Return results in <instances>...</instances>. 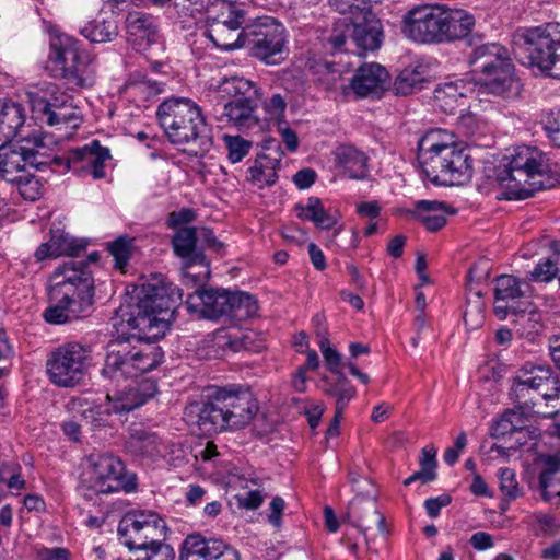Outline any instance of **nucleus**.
<instances>
[{
  "mask_svg": "<svg viewBox=\"0 0 560 560\" xmlns=\"http://www.w3.org/2000/svg\"><path fill=\"white\" fill-rule=\"evenodd\" d=\"M89 63V55L80 50L75 38L62 35L50 42L47 69L54 78L83 88L86 85Z\"/></svg>",
  "mask_w": 560,
  "mask_h": 560,
  "instance_id": "obj_10",
  "label": "nucleus"
},
{
  "mask_svg": "<svg viewBox=\"0 0 560 560\" xmlns=\"http://www.w3.org/2000/svg\"><path fill=\"white\" fill-rule=\"evenodd\" d=\"M287 102L280 94H273L269 100L264 103L266 113L275 119H279L285 112Z\"/></svg>",
  "mask_w": 560,
  "mask_h": 560,
  "instance_id": "obj_59",
  "label": "nucleus"
},
{
  "mask_svg": "<svg viewBox=\"0 0 560 560\" xmlns=\"http://www.w3.org/2000/svg\"><path fill=\"white\" fill-rule=\"evenodd\" d=\"M231 293L228 290L208 289L206 298V308H203V317L208 319H218L228 316V307H230Z\"/></svg>",
  "mask_w": 560,
  "mask_h": 560,
  "instance_id": "obj_43",
  "label": "nucleus"
},
{
  "mask_svg": "<svg viewBox=\"0 0 560 560\" xmlns=\"http://www.w3.org/2000/svg\"><path fill=\"white\" fill-rule=\"evenodd\" d=\"M319 349L330 372L339 375L341 373V355L330 346L329 339L318 341Z\"/></svg>",
  "mask_w": 560,
  "mask_h": 560,
  "instance_id": "obj_55",
  "label": "nucleus"
},
{
  "mask_svg": "<svg viewBox=\"0 0 560 560\" xmlns=\"http://www.w3.org/2000/svg\"><path fill=\"white\" fill-rule=\"evenodd\" d=\"M258 409L249 392L221 387L213 390L206 400L189 402L184 409V420L188 425L196 427L199 434L212 435L249 424Z\"/></svg>",
  "mask_w": 560,
  "mask_h": 560,
  "instance_id": "obj_3",
  "label": "nucleus"
},
{
  "mask_svg": "<svg viewBox=\"0 0 560 560\" xmlns=\"http://www.w3.org/2000/svg\"><path fill=\"white\" fill-rule=\"evenodd\" d=\"M452 499L448 494H442L438 498L427 499L424 502V508L430 517H438L442 508L448 505Z\"/></svg>",
  "mask_w": 560,
  "mask_h": 560,
  "instance_id": "obj_62",
  "label": "nucleus"
},
{
  "mask_svg": "<svg viewBox=\"0 0 560 560\" xmlns=\"http://www.w3.org/2000/svg\"><path fill=\"white\" fill-rule=\"evenodd\" d=\"M551 255L540 260L533 271L529 272V280L536 282H549L559 273L560 266V242L550 243Z\"/></svg>",
  "mask_w": 560,
  "mask_h": 560,
  "instance_id": "obj_40",
  "label": "nucleus"
},
{
  "mask_svg": "<svg viewBox=\"0 0 560 560\" xmlns=\"http://www.w3.org/2000/svg\"><path fill=\"white\" fill-rule=\"evenodd\" d=\"M245 46L250 56L267 65H277L283 59L284 28L271 18L259 19L244 27Z\"/></svg>",
  "mask_w": 560,
  "mask_h": 560,
  "instance_id": "obj_13",
  "label": "nucleus"
},
{
  "mask_svg": "<svg viewBox=\"0 0 560 560\" xmlns=\"http://www.w3.org/2000/svg\"><path fill=\"white\" fill-rule=\"evenodd\" d=\"M80 33L92 43H106L118 35V23L114 14H102L88 23Z\"/></svg>",
  "mask_w": 560,
  "mask_h": 560,
  "instance_id": "obj_32",
  "label": "nucleus"
},
{
  "mask_svg": "<svg viewBox=\"0 0 560 560\" xmlns=\"http://www.w3.org/2000/svg\"><path fill=\"white\" fill-rule=\"evenodd\" d=\"M54 245L58 247V250H60V256H69V257H77L81 252L85 249V245L82 243H79L73 237H70L69 235H58L51 237Z\"/></svg>",
  "mask_w": 560,
  "mask_h": 560,
  "instance_id": "obj_54",
  "label": "nucleus"
},
{
  "mask_svg": "<svg viewBox=\"0 0 560 560\" xmlns=\"http://www.w3.org/2000/svg\"><path fill=\"white\" fill-rule=\"evenodd\" d=\"M424 82L423 74L417 68H406L396 77L393 91L397 96H407L420 91Z\"/></svg>",
  "mask_w": 560,
  "mask_h": 560,
  "instance_id": "obj_44",
  "label": "nucleus"
},
{
  "mask_svg": "<svg viewBox=\"0 0 560 560\" xmlns=\"http://www.w3.org/2000/svg\"><path fill=\"white\" fill-rule=\"evenodd\" d=\"M137 303L121 315L128 327L138 330V335L128 338L118 337L106 346L104 365L101 375L112 383L137 377L141 373L155 369L163 359L160 348L145 346L139 348L131 339L158 337L168 328L170 318L183 300V291L176 285L152 283L142 284Z\"/></svg>",
  "mask_w": 560,
  "mask_h": 560,
  "instance_id": "obj_1",
  "label": "nucleus"
},
{
  "mask_svg": "<svg viewBox=\"0 0 560 560\" xmlns=\"http://www.w3.org/2000/svg\"><path fill=\"white\" fill-rule=\"evenodd\" d=\"M354 16H343L334 23L328 42L335 50L353 51L354 48Z\"/></svg>",
  "mask_w": 560,
  "mask_h": 560,
  "instance_id": "obj_38",
  "label": "nucleus"
},
{
  "mask_svg": "<svg viewBox=\"0 0 560 560\" xmlns=\"http://www.w3.org/2000/svg\"><path fill=\"white\" fill-rule=\"evenodd\" d=\"M158 393V384L152 378H143L135 385L110 395L107 393L108 407L106 413H128L153 398Z\"/></svg>",
  "mask_w": 560,
  "mask_h": 560,
  "instance_id": "obj_16",
  "label": "nucleus"
},
{
  "mask_svg": "<svg viewBox=\"0 0 560 560\" xmlns=\"http://www.w3.org/2000/svg\"><path fill=\"white\" fill-rule=\"evenodd\" d=\"M317 177L316 172L313 168H302L293 176V183L299 189L310 188Z\"/></svg>",
  "mask_w": 560,
  "mask_h": 560,
  "instance_id": "obj_63",
  "label": "nucleus"
},
{
  "mask_svg": "<svg viewBox=\"0 0 560 560\" xmlns=\"http://www.w3.org/2000/svg\"><path fill=\"white\" fill-rule=\"evenodd\" d=\"M541 497L547 502L560 500V459L549 456L539 476Z\"/></svg>",
  "mask_w": 560,
  "mask_h": 560,
  "instance_id": "obj_37",
  "label": "nucleus"
},
{
  "mask_svg": "<svg viewBox=\"0 0 560 560\" xmlns=\"http://www.w3.org/2000/svg\"><path fill=\"white\" fill-rule=\"evenodd\" d=\"M195 218L196 213L192 209L183 208L179 211H173L168 214L167 226L171 229H175L179 225L194 221Z\"/></svg>",
  "mask_w": 560,
  "mask_h": 560,
  "instance_id": "obj_60",
  "label": "nucleus"
},
{
  "mask_svg": "<svg viewBox=\"0 0 560 560\" xmlns=\"http://www.w3.org/2000/svg\"><path fill=\"white\" fill-rule=\"evenodd\" d=\"M354 49L358 55L377 50L384 39V30L381 20L372 8H363L354 15Z\"/></svg>",
  "mask_w": 560,
  "mask_h": 560,
  "instance_id": "obj_18",
  "label": "nucleus"
},
{
  "mask_svg": "<svg viewBox=\"0 0 560 560\" xmlns=\"http://www.w3.org/2000/svg\"><path fill=\"white\" fill-rule=\"evenodd\" d=\"M523 284L522 280L511 275H501L494 279L493 312L499 319H505L509 314L524 313L518 306V300L525 294Z\"/></svg>",
  "mask_w": 560,
  "mask_h": 560,
  "instance_id": "obj_20",
  "label": "nucleus"
},
{
  "mask_svg": "<svg viewBox=\"0 0 560 560\" xmlns=\"http://www.w3.org/2000/svg\"><path fill=\"white\" fill-rule=\"evenodd\" d=\"M24 121L25 114L21 104L14 102L0 103V140L14 138Z\"/></svg>",
  "mask_w": 560,
  "mask_h": 560,
  "instance_id": "obj_33",
  "label": "nucleus"
},
{
  "mask_svg": "<svg viewBox=\"0 0 560 560\" xmlns=\"http://www.w3.org/2000/svg\"><path fill=\"white\" fill-rule=\"evenodd\" d=\"M423 136L418 143V161L424 175L435 185H462L472 176V159L460 147L432 142Z\"/></svg>",
  "mask_w": 560,
  "mask_h": 560,
  "instance_id": "obj_8",
  "label": "nucleus"
},
{
  "mask_svg": "<svg viewBox=\"0 0 560 560\" xmlns=\"http://www.w3.org/2000/svg\"><path fill=\"white\" fill-rule=\"evenodd\" d=\"M468 62L480 75L513 63L508 49L497 43L477 45L470 54Z\"/></svg>",
  "mask_w": 560,
  "mask_h": 560,
  "instance_id": "obj_26",
  "label": "nucleus"
},
{
  "mask_svg": "<svg viewBox=\"0 0 560 560\" xmlns=\"http://www.w3.org/2000/svg\"><path fill=\"white\" fill-rule=\"evenodd\" d=\"M220 89L230 96L223 106L222 116L231 126L242 131L259 127L257 108L261 93L253 81L232 77L224 79Z\"/></svg>",
  "mask_w": 560,
  "mask_h": 560,
  "instance_id": "obj_9",
  "label": "nucleus"
},
{
  "mask_svg": "<svg viewBox=\"0 0 560 560\" xmlns=\"http://www.w3.org/2000/svg\"><path fill=\"white\" fill-rule=\"evenodd\" d=\"M90 350L78 342H69L50 352L46 370L49 380L61 387H73L84 377Z\"/></svg>",
  "mask_w": 560,
  "mask_h": 560,
  "instance_id": "obj_12",
  "label": "nucleus"
},
{
  "mask_svg": "<svg viewBox=\"0 0 560 560\" xmlns=\"http://www.w3.org/2000/svg\"><path fill=\"white\" fill-rule=\"evenodd\" d=\"M322 380L326 383L323 390L328 396L336 398V410L343 412L349 401L357 395V389L343 374H339L335 382H329L326 376Z\"/></svg>",
  "mask_w": 560,
  "mask_h": 560,
  "instance_id": "obj_41",
  "label": "nucleus"
},
{
  "mask_svg": "<svg viewBox=\"0 0 560 560\" xmlns=\"http://www.w3.org/2000/svg\"><path fill=\"white\" fill-rule=\"evenodd\" d=\"M285 503L281 497H275L270 503V514L268 521L275 526H281V516L284 510Z\"/></svg>",
  "mask_w": 560,
  "mask_h": 560,
  "instance_id": "obj_64",
  "label": "nucleus"
},
{
  "mask_svg": "<svg viewBox=\"0 0 560 560\" xmlns=\"http://www.w3.org/2000/svg\"><path fill=\"white\" fill-rule=\"evenodd\" d=\"M475 26L472 15L444 5H416L402 16L401 33L420 44H444L468 37Z\"/></svg>",
  "mask_w": 560,
  "mask_h": 560,
  "instance_id": "obj_4",
  "label": "nucleus"
},
{
  "mask_svg": "<svg viewBox=\"0 0 560 560\" xmlns=\"http://www.w3.org/2000/svg\"><path fill=\"white\" fill-rule=\"evenodd\" d=\"M499 488L503 495L509 500H515L522 495V490L516 481V476L511 468H501L499 470Z\"/></svg>",
  "mask_w": 560,
  "mask_h": 560,
  "instance_id": "obj_51",
  "label": "nucleus"
},
{
  "mask_svg": "<svg viewBox=\"0 0 560 560\" xmlns=\"http://www.w3.org/2000/svg\"><path fill=\"white\" fill-rule=\"evenodd\" d=\"M279 166L280 158L260 154L255 160L254 165L248 168V179L260 188L271 186L278 179L277 168Z\"/></svg>",
  "mask_w": 560,
  "mask_h": 560,
  "instance_id": "obj_35",
  "label": "nucleus"
},
{
  "mask_svg": "<svg viewBox=\"0 0 560 560\" xmlns=\"http://www.w3.org/2000/svg\"><path fill=\"white\" fill-rule=\"evenodd\" d=\"M197 230L195 228H182L173 237V247L177 256L188 258L185 267V278L191 279L194 282L198 281L197 275L191 272L195 265H201L206 269V277L210 275L209 266L206 257L201 252H196Z\"/></svg>",
  "mask_w": 560,
  "mask_h": 560,
  "instance_id": "obj_23",
  "label": "nucleus"
},
{
  "mask_svg": "<svg viewBox=\"0 0 560 560\" xmlns=\"http://www.w3.org/2000/svg\"><path fill=\"white\" fill-rule=\"evenodd\" d=\"M345 517L365 535L366 530L377 525L381 533H386L384 515L378 511L376 497L372 494H357L348 504Z\"/></svg>",
  "mask_w": 560,
  "mask_h": 560,
  "instance_id": "obj_19",
  "label": "nucleus"
},
{
  "mask_svg": "<svg viewBox=\"0 0 560 560\" xmlns=\"http://www.w3.org/2000/svg\"><path fill=\"white\" fill-rule=\"evenodd\" d=\"M160 126L167 139L192 156H205L212 148V129L200 107L189 98H168L156 110Z\"/></svg>",
  "mask_w": 560,
  "mask_h": 560,
  "instance_id": "obj_5",
  "label": "nucleus"
},
{
  "mask_svg": "<svg viewBox=\"0 0 560 560\" xmlns=\"http://www.w3.org/2000/svg\"><path fill=\"white\" fill-rule=\"evenodd\" d=\"M419 464L421 469L425 470V472L436 474V448L432 445L423 447Z\"/></svg>",
  "mask_w": 560,
  "mask_h": 560,
  "instance_id": "obj_61",
  "label": "nucleus"
},
{
  "mask_svg": "<svg viewBox=\"0 0 560 560\" xmlns=\"http://www.w3.org/2000/svg\"><path fill=\"white\" fill-rule=\"evenodd\" d=\"M389 74L378 63H365L361 66L351 80L350 86L360 97L380 95L387 83Z\"/></svg>",
  "mask_w": 560,
  "mask_h": 560,
  "instance_id": "obj_25",
  "label": "nucleus"
},
{
  "mask_svg": "<svg viewBox=\"0 0 560 560\" xmlns=\"http://www.w3.org/2000/svg\"><path fill=\"white\" fill-rule=\"evenodd\" d=\"M215 15H208V25L223 24L224 26L244 27L246 12L232 2L222 1Z\"/></svg>",
  "mask_w": 560,
  "mask_h": 560,
  "instance_id": "obj_42",
  "label": "nucleus"
},
{
  "mask_svg": "<svg viewBox=\"0 0 560 560\" xmlns=\"http://www.w3.org/2000/svg\"><path fill=\"white\" fill-rule=\"evenodd\" d=\"M71 98L61 95L60 97L54 96L50 100L45 98H36L33 101V110L40 115L38 118L44 119L45 117L49 116V113H52L54 110H58L57 107L65 106L66 103H68Z\"/></svg>",
  "mask_w": 560,
  "mask_h": 560,
  "instance_id": "obj_53",
  "label": "nucleus"
},
{
  "mask_svg": "<svg viewBox=\"0 0 560 560\" xmlns=\"http://www.w3.org/2000/svg\"><path fill=\"white\" fill-rule=\"evenodd\" d=\"M504 161L494 170V180L502 188L500 199L524 200L553 186L546 176L548 166L538 150L520 147Z\"/></svg>",
  "mask_w": 560,
  "mask_h": 560,
  "instance_id": "obj_6",
  "label": "nucleus"
},
{
  "mask_svg": "<svg viewBox=\"0 0 560 560\" xmlns=\"http://www.w3.org/2000/svg\"><path fill=\"white\" fill-rule=\"evenodd\" d=\"M128 42L137 49H145L156 36V26L151 15L133 12L126 19Z\"/></svg>",
  "mask_w": 560,
  "mask_h": 560,
  "instance_id": "obj_28",
  "label": "nucleus"
},
{
  "mask_svg": "<svg viewBox=\"0 0 560 560\" xmlns=\"http://www.w3.org/2000/svg\"><path fill=\"white\" fill-rule=\"evenodd\" d=\"M228 158L232 163H237L246 156L252 148V142L240 136H225Z\"/></svg>",
  "mask_w": 560,
  "mask_h": 560,
  "instance_id": "obj_50",
  "label": "nucleus"
},
{
  "mask_svg": "<svg viewBox=\"0 0 560 560\" xmlns=\"http://www.w3.org/2000/svg\"><path fill=\"white\" fill-rule=\"evenodd\" d=\"M108 252L114 257L115 267L122 270L131 256L132 240L127 236H119L108 244Z\"/></svg>",
  "mask_w": 560,
  "mask_h": 560,
  "instance_id": "obj_49",
  "label": "nucleus"
},
{
  "mask_svg": "<svg viewBox=\"0 0 560 560\" xmlns=\"http://www.w3.org/2000/svg\"><path fill=\"white\" fill-rule=\"evenodd\" d=\"M208 289L198 288L194 293H189L186 298L187 310L191 313H199L203 317V308H206V298Z\"/></svg>",
  "mask_w": 560,
  "mask_h": 560,
  "instance_id": "obj_58",
  "label": "nucleus"
},
{
  "mask_svg": "<svg viewBox=\"0 0 560 560\" xmlns=\"http://www.w3.org/2000/svg\"><path fill=\"white\" fill-rule=\"evenodd\" d=\"M258 305L256 299L246 292H232L228 316L234 322H244L256 316Z\"/></svg>",
  "mask_w": 560,
  "mask_h": 560,
  "instance_id": "obj_39",
  "label": "nucleus"
},
{
  "mask_svg": "<svg viewBox=\"0 0 560 560\" xmlns=\"http://www.w3.org/2000/svg\"><path fill=\"white\" fill-rule=\"evenodd\" d=\"M479 85L481 93L504 97L516 96L521 91V84L515 75V67L513 63H508L490 73L482 74Z\"/></svg>",
  "mask_w": 560,
  "mask_h": 560,
  "instance_id": "obj_24",
  "label": "nucleus"
},
{
  "mask_svg": "<svg viewBox=\"0 0 560 560\" xmlns=\"http://www.w3.org/2000/svg\"><path fill=\"white\" fill-rule=\"evenodd\" d=\"M295 209L299 218L312 222H316V220L323 215V212L326 211L322 200L317 197H310L306 206L296 205Z\"/></svg>",
  "mask_w": 560,
  "mask_h": 560,
  "instance_id": "obj_56",
  "label": "nucleus"
},
{
  "mask_svg": "<svg viewBox=\"0 0 560 560\" xmlns=\"http://www.w3.org/2000/svg\"><path fill=\"white\" fill-rule=\"evenodd\" d=\"M166 529L164 520L151 511L128 512L118 525V534L130 552L163 540Z\"/></svg>",
  "mask_w": 560,
  "mask_h": 560,
  "instance_id": "obj_15",
  "label": "nucleus"
},
{
  "mask_svg": "<svg viewBox=\"0 0 560 560\" xmlns=\"http://www.w3.org/2000/svg\"><path fill=\"white\" fill-rule=\"evenodd\" d=\"M337 162L350 175L351 178L362 179L368 175L366 155L351 145H342L336 154Z\"/></svg>",
  "mask_w": 560,
  "mask_h": 560,
  "instance_id": "obj_36",
  "label": "nucleus"
},
{
  "mask_svg": "<svg viewBox=\"0 0 560 560\" xmlns=\"http://www.w3.org/2000/svg\"><path fill=\"white\" fill-rule=\"evenodd\" d=\"M27 139L31 140L27 152L30 170L44 171L47 167L52 168V171L58 167L66 170L67 155L51 154L45 142L46 137L34 136L32 138L27 137Z\"/></svg>",
  "mask_w": 560,
  "mask_h": 560,
  "instance_id": "obj_30",
  "label": "nucleus"
},
{
  "mask_svg": "<svg viewBox=\"0 0 560 560\" xmlns=\"http://www.w3.org/2000/svg\"><path fill=\"white\" fill-rule=\"evenodd\" d=\"M401 212L419 220L428 231L436 232L446 224L445 213H455V210H450V206L442 201L419 200L413 210H401Z\"/></svg>",
  "mask_w": 560,
  "mask_h": 560,
  "instance_id": "obj_27",
  "label": "nucleus"
},
{
  "mask_svg": "<svg viewBox=\"0 0 560 560\" xmlns=\"http://www.w3.org/2000/svg\"><path fill=\"white\" fill-rule=\"evenodd\" d=\"M91 488L96 493L131 492L136 489V476L127 474L122 460L109 453L91 454Z\"/></svg>",
  "mask_w": 560,
  "mask_h": 560,
  "instance_id": "obj_14",
  "label": "nucleus"
},
{
  "mask_svg": "<svg viewBox=\"0 0 560 560\" xmlns=\"http://www.w3.org/2000/svg\"><path fill=\"white\" fill-rule=\"evenodd\" d=\"M130 452L138 455H154L159 452L158 436L144 430H133L127 441Z\"/></svg>",
  "mask_w": 560,
  "mask_h": 560,
  "instance_id": "obj_46",
  "label": "nucleus"
},
{
  "mask_svg": "<svg viewBox=\"0 0 560 560\" xmlns=\"http://www.w3.org/2000/svg\"><path fill=\"white\" fill-rule=\"evenodd\" d=\"M307 71L313 82L326 91L335 89L342 77L340 65L325 59L310 60Z\"/></svg>",
  "mask_w": 560,
  "mask_h": 560,
  "instance_id": "obj_31",
  "label": "nucleus"
},
{
  "mask_svg": "<svg viewBox=\"0 0 560 560\" xmlns=\"http://www.w3.org/2000/svg\"><path fill=\"white\" fill-rule=\"evenodd\" d=\"M30 143V139L23 138L5 140L0 145V176L4 180H15V176L28 172L27 152Z\"/></svg>",
  "mask_w": 560,
  "mask_h": 560,
  "instance_id": "obj_21",
  "label": "nucleus"
},
{
  "mask_svg": "<svg viewBox=\"0 0 560 560\" xmlns=\"http://www.w3.org/2000/svg\"><path fill=\"white\" fill-rule=\"evenodd\" d=\"M98 259L100 254L93 252L86 260L71 259L56 268L49 290V299L54 305L44 313L47 323L60 325L88 315L95 295L94 278L89 262Z\"/></svg>",
  "mask_w": 560,
  "mask_h": 560,
  "instance_id": "obj_2",
  "label": "nucleus"
},
{
  "mask_svg": "<svg viewBox=\"0 0 560 560\" xmlns=\"http://www.w3.org/2000/svg\"><path fill=\"white\" fill-rule=\"evenodd\" d=\"M535 392L545 400L559 398L560 377L550 365L526 363L514 378L513 393L520 406L535 405L530 393Z\"/></svg>",
  "mask_w": 560,
  "mask_h": 560,
  "instance_id": "obj_11",
  "label": "nucleus"
},
{
  "mask_svg": "<svg viewBox=\"0 0 560 560\" xmlns=\"http://www.w3.org/2000/svg\"><path fill=\"white\" fill-rule=\"evenodd\" d=\"M229 546L220 539L188 535L183 541L179 560H226Z\"/></svg>",
  "mask_w": 560,
  "mask_h": 560,
  "instance_id": "obj_22",
  "label": "nucleus"
},
{
  "mask_svg": "<svg viewBox=\"0 0 560 560\" xmlns=\"http://www.w3.org/2000/svg\"><path fill=\"white\" fill-rule=\"evenodd\" d=\"M329 5L345 16H354L357 11H363V8H371L359 0H328Z\"/></svg>",
  "mask_w": 560,
  "mask_h": 560,
  "instance_id": "obj_57",
  "label": "nucleus"
},
{
  "mask_svg": "<svg viewBox=\"0 0 560 560\" xmlns=\"http://www.w3.org/2000/svg\"><path fill=\"white\" fill-rule=\"evenodd\" d=\"M265 347V339L254 330L242 332L240 336H229V340L224 343V348L233 352H260Z\"/></svg>",
  "mask_w": 560,
  "mask_h": 560,
  "instance_id": "obj_45",
  "label": "nucleus"
},
{
  "mask_svg": "<svg viewBox=\"0 0 560 560\" xmlns=\"http://www.w3.org/2000/svg\"><path fill=\"white\" fill-rule=\"evenodd\" d=\"M513 43L515 57L522 65L560 79V23L518 31Z\"/></svg>",
  "mask_w": 560,
  "mask_h": 560,
  "instance_id": "obj_7",
  "label": "nucleus"
},
{
  "mask_svg": "<svg viewBox=\"0 0 560 560\" xmlns=\"http://www.w3.org/2000/svg\"><path fill=\"white\" fill-rule=\"evenodd\" d=\"M466 85L463 82H448L439 85L434 90V104L445 114L455 115L464 112L467 96L464 92Z\"/></svg>",
  "mask_w": 560,
  "mask_h": 560,
  "instance_id": "obj_29",
  "label": "nucleus"
},
{
  "mask_svg": "<svg viewBox=\"0 0 560 560\" xmlns=\"http://www.w3.org/2000/svg\"><path fill=\"white\" fill-rule=\"evenodd\" d=\"M110 159L109 149L102 147L98 140L75 148L67 153L66 171L89 172L95 179L105 177L104 164Z\"/></svg>",
  "mask_w": 560,
  "mask_h": 560,
  "instance_id": "obj_17",
  "label": "nucleus"
},
{
  "mask_svg": "<svg viewBox=\"0 0 560 560\" xmlns=\"http://www.w3.org/2000/svg\"><path fill=\"white\" fill-rule=\"evenodd\" d=\"M57 109L45 117L47 125L70 124L79 119L77 108L72 105L71 100L65 106L57 107Z\"/></svg>",
  "mask_w": 560,
  "mask_h": 560,
  "instance_id": "obj_52",
  "label": "nucleus"
},
{
  "mask_svg": "<svg viewBox=\"0 0 560 560\" xmlns=\"http://www.w3.org/2000/svg\"><path fill=\"white\" fill-rule=\"evenodd\" d=\"M9 183L16 185L20 195L25 200L35 201L43 195V184L33 174H20L15 176V180H9Z\"/></svg>",
  "mask_w": 560,
  "mask_h": 560,
  "instance_id": "obj_48",
  "label": "nucleus"
},
{
  "mask_svg": "<svg viewBox=\"0 0 560 560\" xmlns=\"http://www.w3.org/2000/svg\"><path fill=\"white\" fill-rule=\"evenodd\" d=\"M133 560H174L175 551L173 547L164 544L163 540L138 548L137 551L131 552Z\"/></svg>",
  "mask_w": 560,
  "mask_h": 560,
  "instance_id": "obj_47",
  "label": "nucleus"
},
{
  "mask_svg": "<svg viewBox=\"0 0 560 560\" xmlns=\"http://www.w3.org/2000/svg\"><path fill=\"white\" fill-rule=\"evenodd\" d=\"M244 27L208 25L207 37L219 48L233 50L245 46Z\"/></svg>",
  "mask_w": 560,
  "mask_h": 560,
  "instance_id": "obj_34",
  "label": "nucleus"
}]
</instances>
